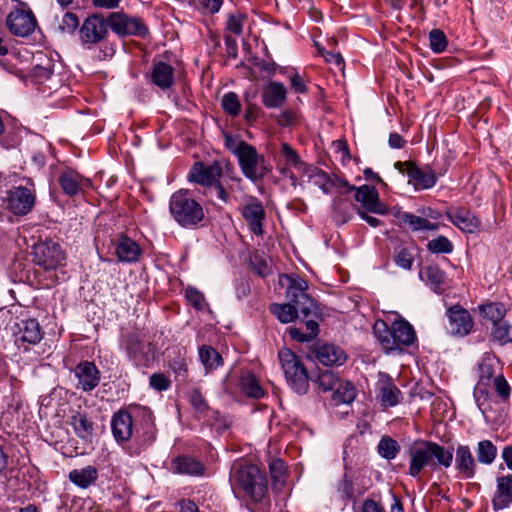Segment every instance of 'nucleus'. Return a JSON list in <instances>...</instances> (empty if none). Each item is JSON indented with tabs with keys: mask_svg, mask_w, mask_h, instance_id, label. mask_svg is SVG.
<instances>
[{
	"mask_svg": "<svg viewBox=\"0 0 512 512\" xmlns=\"http://www.w3.org/2000/svg\"><path fill=\"white\" fill-rule=\"evenodd\" d=\"M176 357L169 359V367L175 373L176 379H185L187 376V362L185 358V350L177 348L174 350Z\"/></svg>",
	"mask_w": 512,
	"mask_h": 512,
	"instance_id": "obj_49",
	"label": "nucleus"
},
{
	"mask_svg": "<svg viewBox=\"0 0 512 512\" xmlns=\"http://www.w3.org/2000/svg\"><path fill=\"white\" fill-rule=\"evenodd\" d=\"M446 216L453 225L465 233H474L481 225L480 219L464 207L450 209Z\"/></svg>",
	"mask_w": 512,
	"mask_h": 512,
	"instance_id": "obj_28",
	"label": "nucleus"
},
{
	"mask_svg": "<svg viewBox=\"0 0 512 512\" xmlns=\"http://www.w3.org/2000/svg\"><path fill=\"white\" fill-rule=\"evenodd\" d=\"M340 378L337 373L331 370L320 372L315 383L317 388L322 392L333 391L339 384Z\"/></svg>",
	"mask_w": 512,
	"mask_h": 512,
	"instance_id": "obj_47",
	"label": "nucleus"
},
{
	"mask_svg": "<svg viewBox=\"0 0 512 512\" xmlns=\"http://www.w3.org/2000/svg\"><path fill=\"white\" fill-rule=\"evenodd\" d=\"M68 423L72 426L75 434L83 440H91L93 436V422L88 419L85 412L74 411L70 416Z\"/></svg>",
	"mask_w": 512,
	"mask_h": 512,
	"instance_id": "obj_35",
	"label": "nucleus"
},
{
	"mask_svg": "<svg viewBox=\"0 0 512 512\" xmlns=\"http://www.w3.org/2000/svg\"><path fill=\"white\" fill-rule=\"evenodd\" d=\"M377 451L381 457L387 460L394 459L400 451L399 443L389 436H384L378 443Z\"/></svg>",
	"mask_w": 512,
	"mask_h": 512,
	"instance_id": "obj_46",
	"label": "nucleus"
},
{
	"mask_svg": "<svg viewBox=\"0 0 512 512\" xmlns=\"http://www.w3.org/2000/svg\"><path fill=\"white\" fill-rule=\"evenodd\" d=\"M69 480L81 488H87L95 483L98 478V471L94 466H86L81 469H74L69 473Z\"/></svg>",
	"mask_w": 512,
	"mask_h": 512,
	"instance_id": "obj_40",
	"label": "nucleus"
},
{
	"mask_svg": "<svg viewBox=\"0 0 512 512\" xmlns=\"http://www.w3.org/2000/svg\"><path fill=\"white\" fill-rule=\"evenodd\" d=\"M189 3L203 14L214 15L221 10L224 0H190Z\"/></svg>",
	"mask_w": 512,
	"mask_h": 512,
	"instance_id": "obj_51",
	"label": "nucleus"
},
{
	"mask_svg": "<svg viewBox=\"0 0 512 512\" xmlns=\"http://www.w3.org/2000/svg\"><path fill=\"white\" fill-rule=\"evenodd\" d=\"M169 212L174 221L185 229H197L205 219L202 204L187 189H180L171 195Z\"/></svg>",
	"mask_w": 512,
	"mask_h": 512,
	"instance_id": "obj_4",
	"label": "nucleus"
},
{
	"mask_svg": "<svg viewBox=\"0 0 512 512\" xmlns=\"http://www.w3.org/2000/svg\"><path fill=\"white\" fill-rule=\"evenodd\" d=\"M448 318V329L452 335L466 336L471 333L474 327L473 319L461 305H454L446 312Z\"/></svg>",
	"mask_w": 512,
	"mask_h": 512,
	"instance_id": "obj_22",
	"label": "nucleus"
},
{
	"mask_svg": "<svg viewBox=\"0 0 512 512\" xmlns=\"http://www.w3.org/2000/svg\"><path fill=\"white\" fill-rule=\"evenodd\" d=\"M494 377V370L491 364L482 363L479 366V379L474 388V398L483 415L492 410L493 397L489 388Z\"/></svg>",
	"mask_w": 512,
	"mask_h": 512,
	"instance_id": "obj_13",
	"label": "nucleus"
},
{
	"mask_svg": "<svg viewBox=\"0 0 512 512\" xmlns=\"http://www.w3.org/2000/svg\"><path fill=\"white\" fill-rule=\"evenodd\" d=\"M420 278L434 291L441 290L445 282V273L436 265H428L420 270Z\"/></svg>",
	"mask_w": 512,
	"mask_h": 512,
	"instance_id": "obj_41",
	"label": "nucleus"
},
{
	"mask_svg": "<svg viewBox=\"0 0 512 512\" xmlns=\"http://www.w3.org/2000/svg\"><path fill=\"white\" fill-rule=\"evenodd\" d=\"M355 200L360 203V207H356L358 211H368L377 215H386L388 208L381 202L378 190L371 185H362L355 192Z\"/></svg>",
	"mask_w": 512,
	"mask_h": 512,
	"instance_id": "obj_18",
	"label": "nucleus"
},
{
	"mask_svg": "<svg viewBox=\"0 0 512 512\" xmlns=\"http://www.w3.org/2000/svg\"><path fill=\"white\" fill-rule=\"evenodd\" d=\"M109 27L120 37H146L149 33L147 25L140 17L128 16L123 12H113L109 15Z\"/></svg>",
	"mask_w": 512,
	"mask_h": 512,
	"instance_id": "obj_11",
	"label": "nucleus"
},
{
	"mask_svg": "<svg viewBox=\"0 0 512 512\" xmlns=\"http://www.w3.org/2000/svg\"><path fill=\"white\" fill-rule=\"evenodd\" d=\"M476 460L478 464L490 466L492 465L498 455L496 445L489 439L480 440L476 446Z\"/></svg>",
	"mask_w": 512,
	"mask_h": 512,
	"instance_id": "obj_39",
	"label": "nucleus"
},
{
	"mask_svg": "<svg viewBox=\"0 0 512 512\" xmlns=\"http://www.w3.org/2000/svg\"><path fill=\"white\" fill-rule=\"evenodd\" d=\"M375 337L386 352L402 351L416 340V333L412 325L406 320L394 321L389 327L383 320H378L373 326Z\"/></svg>",
	"mask_w": 512,
	"mask_h": 512,
	"instance_id": "obj_5",
	"label": "nucleus"
},
{
	"mask_svg": "<svg viewBox=\"0 0 512 512\" xmlns=\"http://www.w3.org/2000/svg\"><path fill=\"white\" fill-rule=\"evenodd\" d=\"M222 174V167L217 161L210 165H205L203 162H195L188 173V180L205 187H212L213 184L220 180Z\"/></svg>",
	"mask_w": 512,
	"mask_h": 512,
	"instance_id": "obj_19",
	"label": "nucleus"
},
{
	"mask_svg": "<svg viewBox=\"0 0 512 512\" xmlns=\"http://www.w3.org/2000/svg\"><path fill=\"white\" fill-rule=\"evenodd\" d=\"M42 328L35 318L20 319L15 324L14 337L18 348L27 351L30 345L38 344L43 338Z\"/></svg>",
	"mask_w": 512,
	"mask_h": 512,
	"instance_id": "obj_14",
	"label": "nucleus"
},
{
	"mask_svg": "<svg viewBox=\"0 0 512 512\" xmlns=\"http://www.w3.org/2000/svg\"><path fill=\"white\" fill-rule=\"evenodd\" d=\"M185 297L197 311H203L208 307L204 294L194 287L189 286L185 289Z\"/></svg>",
	"mask_w": 512,
	"mask_h": 512,
	"instance_id": "obj_54",
	"label": "nucleus"
},
{
	"mask_svg": "<svg viewBox=\"0 0 512 512\" xmlns=\"http://www.w3.org/2000/svg\"><path fill=\"white\" fill-rule=\"evenodd\" d=\"M136 414V406H133L129 410L121 409L113 415L111 428L117 442H127L132 438L137 419L139 418V416H135Z\"/></svg>",
	"mask_w": 512,
	"mask_h": 512,
	"instance_id": "obj_15",
	"label": "nucleus"
},
{
	"mask_svg": "<svg viewBox=\"0 0 512 512\" xmlns=\"http://www.w3.org/2000/svg\"><path fill=\"white\" fill-rule=\"evenodd\" d=\"M125 348L129 358L137 366L146 367L153 361V345L145 342L138 334L130 333L125 338Z\"/></svg>",
	"mask_w": 512,
	"mask_h": 512,
	"instance_id": "obj_17",
	"label": "nucleus"
},
{
	"mask_svg": "<svg viewBox=\"0 0 512 512\" xmlns=\"http://www.w3.org/2000/svg\"><path fill=\"white\" fill-rule=\"evenodd\" d=\"M278 358L290 388L299 395L309 390V376L300 358L289 348H282Z\"/></svg>",
	"mask_w": 512,
	"mask_h": 512,
	"instance_id": "obj_7",
	"label": "nucleus"
},
{
	"mask_svg": "<svg viewBox=\"0 0 512 512\" xmlns=\"http://www.w3.org/2000/svg\"><path fill=\"white\" fill-rule=\"evenodd\" d=\"M396 217L401 225L408 226L413 232L435 231L439 228L438 223L430 222L428 219L410 212H398Z\"/></svg>",
	"mask_w": 512,
	"mask_h": 512,
	"instance_id": "obj_34",
	"label": "nucleus"
},
{
	"mask_svg": "<svg viewBox=\"0 0 512 512\" xmlns=\"http://www.w3.org/2000/svg\"><path fill=\"white\" fill-rule=\"evenodd\" d=\"M287 97L286 87L277 81L269 82L263 89L261 98L262 103L267 108H279L281 107Z\"/></svg>",
	"mask_w": 512,
	"mask_h": 512,
	"instance_id": "obj_31",
	"label": "nucleus"
},
{
	"mask_svg": "<svg viewBox=\"0 0 512 512\" xmlns=\"http://www.w3.org/2000/svg\"><path fill=\"white\" fill-rule=\"evenodd\" d=\"M150 79L159 88L169 89L174 83V68L163 61L155 62L150 73Z\"/></svg>",
	"mask_w": 512,
	"mask_h": 512,
	"instance_id": "obj_32",
	"label": "nucleus"
},
{
	"mask_svg": "<svg viewBox=\"0 0 512 512\" xmlns=\"http://www.w3.org/2000/svg\"><path fill=\"white\" fill-rule=\"evenodd\" d=\"M109 17L105 19L101 14H92L82 23L79 36L83 45L101 43L108 36Z\"/></svg>",
	"mask_w": 512,
	"mask_h": 512,
	"instance_id": "obj_12",
	"label": "nucleus"
},
{
	"mask_svg": "<svg viewBox=\"0 0 512 512\" xmlns=\"http://www.w3.org/2000/svg\"><path fill=\"white\" fill-rule=\"evenodd\" d=\"M241 214L253 234L257 236L264 234L263 222L265 220V210L262 203L257 198L251 197L242 207Z\"/></svg>",
	"mask_w": 512,
	"mask_h": 512,
	"instance_id": "obj_25",
	"label": "nucleus"
},
{
	"mask_svg": "<svg viewBox=\"0 0 512 512\" xmlns=\"http://www.w3.org/2000/svg\"><path fill=\"white\" fill-rule=\"evenodd\" d=\"M333 391V400L336 404L351 403L356 397V389L349 381L340 380Z\"/></svg>",
	"mask_w": 512,
	"mask_h": 512,
	"instance_id": "obj_44",
	"label": "nucleus"
},
{
	"mask_svg": "<svg viewBox=\"0 0 512 512\" xmlns=\"http://www.w3.org/2000/svg\"><path fill=\"white\" fill-rule=\"evenodd\" d=\"M40 60L41 61L35 64L33 67L32 74L38 81L41 82L51 77L53 74L54 65L52 61L45 56L40 57Z\"/></svg>",
	"mask_w": 512,
	"mask_h": 512,
	"instance_id": "obj_53",
	"label": "nucleus"
},
{
	"mask_svg": "<svg viewBox=\"0 0 512 512\" xmlns=\"http://www.w3.org/2000/svg\"><path fill=\"white\" fill-rule=\"evenodd\" d=\"M409 468L407 474L418 478L425 468L436 469L437 466L449 468L453 462L451 449L428 440H417L408 449Z\"/></svg>",
	"mask_w": 512,
	"mask_h": 512,
	"instance_id": "obj_3",
	"label": "nucleus"
},
{
	"mask_svg": "<svg viewBox=\"0 0 512 512\" xmlns=\"http://www.w3.org/2000/svg\"><path fill=\"white\" fill-rule=\"evenodd\" d=\"M347 202L341 197H337L333 200V210L342 223L347 222L350 219V214L347 211Z\"/></svg>",
	"mask_w": 512,
	"mask_h": 512,
	"instance_id": "obj_62",
	"label": "nucleus"
},
{
	"mask_svg": "<svg viewBox=\"0 0 512 512\" xmlns=\"http://www.w3.org/2000/svg\"><path fill=\"white\" fill-rule=\"evenodd\" d=\"M79 26V19L76 14L72 12H66L61 22L59 23V29L63 33L72 34L76 31Z\"/></svg>",
	"mask_w": 512,
	"mask_h": 512,
	"instance_id": "obj_60",
	"label": "nucleus"
},
{
	"mask_svg": "<svg viewBox=\"0 0 512 512\" xmlns=\"http://www.w3.org/2000/svg\"><path fill=\"white\" fill-rule=\"evenodd\" d=\"M512 504V473L501 474L496 477V490L492 498V507L501 511Z\"/></svg>",
	"mask_w": 512,
	"mask_h": 512,
	"instance_id": "obj_27",
	"label": "nucleus"
},
{
	"mask_svg": "<svg viewBox=\"0 0 512 512\" xmlns=\"http://www.w3.org/2000/svg\"><path fill=\"white\" fill-rule=\"evenodd\" d=\"M280 153L287 166L300 170L304 165L300 155L290 144L283 142L280 147Z\"/></svg>",
	"mask_w": 512,
	"mask_h": 512,
	"instance_id": "obj_50",
	"label": "nucleus"
},
{
	"mask_svg": "<svg viewBox=\"0 0 512 512\" xmlns=\"http://www.w3.org/2000/svg\"><path fill=\"white\" fill-rule=\"evenodd\" d=\"M188 400L196 413L203 416L209 410V405L199 389H192L188 394Z\"/></svg>",
	"mask_w": 512,
	"mask_h": 512,
	"instance_id": "obj_58",
	"label": "nucleus"
},
{
	"mask_svg": "<svg viewBox=\"0 0 512 512\" xmlns=\"http://www.w3.org/2000/svg\"><path fill=\"white\" fill-rule=\"evenodd\" d=\"M297 115L291 110L283 111L277 117V123L282 127H289L295 124Z\"/></svg>",
	"mask_w": 512,
	"mask_h": 512,
	"instance_id": "obj_63",
	"label": "nucleus"
},
{
	"mask_svg": "<svg viewBox=\"0 0 512 512\" xmlns=\"http://www.w3.org/2000/svg\"><path fill=\"white\" fill-rule=\"evenodd\" d=\"M477 460L468 445H458L455 455V469L462 479L474 478L477 471Z\"/></svg>",
	"mask_w": 512,
	"mask_h": 512,
	"instance_id": "obj_30",
	"label": "nucleus"
},
{
	"mask_svg": "<svg viewBox=\"0 0 512 512\" xmlns=\"http://www.w3.org/2000/svg\"><path fill=\"white\" fill-rule=\"evenodd\" d=\"M221 105L223 110L233 117L240 113L241 103L238 95L234 92L224 94L221 100Z\"/></svg>",
	"mask_w": 512,
	"mask_h": 512,
	"instance_id": "obj_56",
	"label": "nucleus"
},
{
	"mask_svg": "<svg viewBox=\"0 0 512 512\" xmlns=\"http://www.w3.org/2000/svg\"><path fill=\"white\" fill-rule=\"evenodd\" d=\"M287 280V303L270 305V311L281 323H290L301 313L303 319L322 318V311L316 301L307 293L308 282L298 275H284Z\"/></svg>",
	"mask_w": 512,
	"mask_h": 512,
	"instance_id": "obj_1",
	"label": "nucleus"
},
{
	"mask_svg": "<svg viewBox=\"0 0 512 512\" xmlns=\"http://www.w3.org/2000/svg\"><path fill=\"white\" fill-rule=\"evenodd\" d=\"M115 251L118 260L126 263L138 261L141 254V249L138 243L127 236H121L119 238Z\"/></svg>",
	"mask_w": 512,
	"mask_h": 512,
	"instance_id": "obj_33",
	"label": "nucleus"
},
{
	"mask_svg": "<svg viewBox=\"0 0 512 512\" xmlns=\"http://www.w3.org/2000/svg\"><path fill=\"white\" fill-rule=\"evenodd\" d=\"M394 262L397 266L410 270L414 262L413 252L407 247H397L394 253Z\"/></svg>",
	"mask_w": 512,
	"mask_h": 512,
	"instance_id": "obj_55",
	"label": "nucleus"
},
{
	"mask_svg": "<svg viewBox=\"0 0 512 512\" xmlns=\"http://www.w3.org/2000/svg\"><path fill=\"white\" fill-rule=\"evenodd\" d=\"M247 20V15L242 12L227 14L225 22V33L234 36H240L243 32V26Z\"/></svg>",
	"mask_w": 512,
	"mask_h": 512,
	"instance_id": "obj_45",
	"label": "nucleus"
},
{
	"mask_svg": "<svg viewBox=\"0 0 512 512\" xmlns=\"http://www.w3.org/2000/svg\"><path fill=\"white\" fill-rule=\"evenodd\" d=\"M376 393L377 399L384 408L398 405L402 398L400 389L387 373H379L376 382Z\"/></svg>",
	"mask_w": 512,
	"mask_h": 512,
	"instance_id": "obj_21",
	"label": "nucleus"
},
{
	"mask_svg": "<svg viewBox=\"0 0 512 512\" xmlns=\"http://www.w3.org/2000/svg\"><path fill=\"white\" fill-rule=\"evenodd\" d=\"M230 483L235 492L243 493L254 503H263L268 498L266 473L245 459H237L230 469Z\"/></svg>",
	"mask_w": 512,
	"mask_h": 512,
	"instance_id": "obj_2",
	"label": "nucleus"
},
{
	"mask_svg": "<svg viewBox=\"0 0 512 512\" xmlns=\"http://www.w3.org/2000/svg\"><path fill=\"white\" fill-rule=\"evenodd\" d=\"M493 387L495 390L496 397L500 403L508 404L511 397V386L504 377L503 374H498L493 378Z\"/></svg>",
	"mask_w": 512,
	"mask_h": 512,
	"instance_id": "obj_48",
	"label": "nucleus"
},
{
	"mask_svg": "<svg viewBox=\"0 0 512 512\" xmlns=\"http://www.w3.org/2000/svg\"><path fill=\"white\" fill-rule=\"evenodd\" d=\"M58 184L62 192L69 197L83 194L86 189L92 187V182L89 178L83 177L73 169H66L61 172L58 177Z\"/></svg>",
	"mask_w": 512,
	"mask_h": 512,
	"instance_id": "obj_24",
	"label": "nucleus"
},
{
	"mask_svg": "<svg viewBox=\"0 0 512 512\" xmlns=\"http://www.w3.org/2000/svg\"><path fill=\"white\" fill-rule=\"evenodd\" d=\"M394 167L401 173L406 172L409 177V182L413 183L416 188L429 189L437 182V175L431 168H419L412 161H397Z\"/></svg>",
	"mask_w": 512,
	"mask_h": 512,
	"instance_id": "obj_16",
	"label": "nucleus"
},
{
	"mask_svg": "<svg viewBox=\"0 0 512 512\" xmlns=\"http://www.w3.org/2000/svg\"><path fill=\"white\" fill-rule=\"evenodd\" d=\"M137 419L133 436V445L130 447V453L139 455L148 448L156 439V426L152 411L147 407L136 406Z\"/></svg>",
	"mask_w": 512,
	"mask_h": 512,
	"instance_id": "obj_9",
	"label": "nucleus"
},
{
	"mask_svg": "<svg viewBox=\"0 0 512 512\" xmlns=\"http://www.w3.org/2000/svg\"><path fill=\"white\" fill-rule=\"evenodd\" d=\"M250 266L252 271L260 277H266L270 273V267L266 259L259 253H255L250 258Z\"/></svg>",
	"mask_w": 512,
	"mask_h": 512,
	"instance_id": "obj_59",
	"label": "nucleus"
},
{
	"mask_svg": "<svg viewBox=\"0 0 512 512\" xmlns=\"http://www.w3.org/2000/svg\"><path fill=\"white\" fill-rule=\"evenodd\" d=\"M321 318L310 317L305 320V327L307 332H302L300 328L297 327H289L288 334L293 339L300 343L310 342L315 339L319 334V324L318 321Z\"/></svg>",
	"mask_w": 512,
	"mask_h": 512,
	"instance_id": "obj_36",
	"label": "nucleus"
},
{
	"mask_svg": "<svg viewBox=\"0 0 512 512\" xmlns=\"http://www.w3.org/2000/svg\"><path fill=\"white\" fill-rule=\"evenodd\" d=\"M30 187H12L5 197L6 208L17 216H24L30 213L36 202V191L34 184L29 181Z\"/></svg>",
	"mask_w": 512,
	"mask_h": 512,
	"instance_id": "obj_10",
	"label": "nucleus"
},
{
	"mask_svg": "<svg viewBox=\"0 0 512 512\" xmlns=\"http://www.w3.org/2000/svg\"><path fill=\"white\" fill-rule=\"evenodd\" d=\"M448 45L445 33L440 29H433L429 33V46L434 53H442Z\"/></svg>",
	"mask_w": 512,
	"mask_h": 512,
	"instance_id": "obj_57",
	"label": "nucleus"
},
{
	"mask_svg": "<svg viewBox=\"0 0 512 512\" xmlns=\"http://www.w3.org/2000/svg\"><path fill=\"white\" fill-rule=\"evenodd\" d=\"M315 360L323 366H341L347 360L345 351L334 344L317 343L312 350Z\"/></svg>",
	"mask_w": 512,
	"mask_h": 512,
	"instance_id": "obj_26",
	"label": "nucleus"
},
{
	"mask_svg": "<svg viewBox=\"0 0 512 512\" xmlns=\"http://www.w3.org/2000/svg\"><path fill=\"white\" fill-rule=\"evenodd\" d=\"M239 385L242 393L247 397L260 399L265 395V391L260 385L258 378L250 372L241 375Z\"/></svg>",
	"mask_w": 512,
	"mask_h": 512,
	"instance_id": "obj_37",
	"label": "nucleus"
},
{
	"mask_svg": "<svg viewBox=\"0 0 512 512\" xmlns=\"http://www.w3.org/2000/svg\"><path fill=\"white\" fill-rule=\"evenodd\" d=\"M490 340L499 346L512 344V325L505 319L492 325Z\"/></svg>",
	"mask_w": 512,
	"mask_h": 512,
	"instance_id": "obj_42",
	"label": "nucleus"
},
{
	"mask_svg": "<svg viewBox=\"0 0 512 512\" xmlns=\"http://www.w3.org/2000/svg\"><path fill=\"white\" fill-rule=\"evenodd\" d=\"M427 249L434 254H449L453 251L454 246L446 236H438L427 243Z\"/></svg>",
	"mask_w": 512,
	"mask_h": 512,
	"instance_id": "obj_52",
	"label": "nucleus"
},
{
	"mask_svg": "<svg viewBox=\"0 0 512 512\" xmlns=\"http://www.w3.org/2000/svg\"><path fill=\"white\" fill-rule=\"evenodd\" d=\"M479 314L486 320L490 321L492 325L503 321L507 308L502 302H488L478 306Z\"/></svg>",
	"mask_w": 512,
	"mask_h": 512,
	"instance_id": "obj_38",
	"label": "nucleus"
},
{
	"mask_svg": "<svg viewBox=\"0 0 512 512\" xmlns=\"http://www.w3.org/2000/svg\"><path fill=\"white\" fill-rule=\"evenodd\" d=\"M243 175L254 183L262 181L272 170L265 157L256 148L243 140H239L234 150Z\"/></svg>",
	"mask_w": 512,
	"mask_h": 512,
	"instance_id": "obj_6",
	"label": "nucleus"
},
{
	"mask_svg": "<svg viewBox=\"0 0 512 512\" xmlns=\"http://www.w3.org/2000/svg\"><path fill=\"white\" fill-rule=\"evenodd\" d=\"M149 385L152 389L162 392L170 388L171 380L161 372L153 373L149 378Z\"/></svg>",
	"mask_w": 512,
	"mask_h": 512,
	"instance_id": "obj_61",
	"label": "nucleus"
},
{
	"mask_svg": "<svg viewBox=\"0 0 512 512\" xmlns=\"http://www.w3.org/2000/svg\"><path fill=\"white\" fill-rule=\"evenodd\" d=\"M199 357L207 371L217 369L223 364L222 356L211 346L203 345L199 349Z\"/></svg>",
	"mask_w": 512,
	"mask_h": 512,
	"instance_id": "obj_43",
	"label": "nucleus"
},
{
	"mask_svg": "<svg viewBox=\"0 0 512 512\" xmlns=\"http://www.w3.org/2000/svg\"><path fill=\"white\" fill-rule=\"evenodd\" d=\"M74 375L78 380L76 388L84 392L94 390L101 379V373L95 363L88 360L80 361L75 366Z\"/></svg>",
	"mask_w": 512,
	"mask_h": 512,
	"instance_id": "obj_23",
	"label": "nucleus"
},
{
	"mask_svg": "<svg viewBox=\"0 0 512 512\" xmlns=\"http://www.w3.org/2000/svg\"><path fill=\"white\" fill-rule=\"evenodd\" d=\"M362 512H386L383 506L373 499H366L362 505Z\"/></svg>",
	"mask_w": 512,
	"mask_h": 512,
	"instance_id": "obj_64",
	"label": "nucleus"
},
{
	"mask_svg": "<svg viewBox=\"0 0 512 512\" xmlns=\"http://www.w3.org/2000/svg\"><path fill=\"white\" fill-rule=\"evenodd\" d=\"M171 470L176 474L200 477L205 474L206 468L200 459L191 455L182 454L172 460Z\"/></svg>",
	"mask_w": 512,
	"mask_h": 512,
	"instance_id": "obj_29",
	"label": "nucleus"
},
{
	"mask_svg": "<svg viewBox=\"0 0 512 512\" xmlns=\"http://www.w3.org/2000/svg\"><path fill=\"white\" fill-rule=\"evenodd\" d=\"M37 21L31 11L15 9L7 17L9 31L18 37L29 36L36 28Z\"/></svg>",
	"mask_w": 512,
	"mask_h": 512,
	"instance_id": "obj_20",
	"label": "nucleus"
},
{
	"mask_svg": "<svg viewBox=\"0 0 512 512\" xmlns=\"http://www.w3.org/2000/svg\"><path fill=\"white\" fill-rule=\"evenodd\" d=\"M32 262L45 271H54L66 264V253L61 245L52 239L38 241L32 247Z\"/></svg>",
	"mask_w": 512,
	"mask_h": 512,
	"instance_id": "obj_8",
	"label": "nucleus"
}]
</instances>
